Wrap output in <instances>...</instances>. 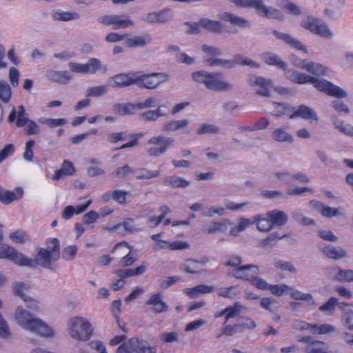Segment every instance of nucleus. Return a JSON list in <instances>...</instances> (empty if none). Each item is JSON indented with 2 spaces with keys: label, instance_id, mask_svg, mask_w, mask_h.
I'll return each mask as SVG.
<instances>
[{
  "label": "nucleus",
  "instance_id": "4be33fe9",
  "mask_svg": "<svg viewBox=\"0 0 353 353\" xmlns=\"http://www.w3.org/2000/svg\"><path fill=\"white\" fill-rule=\"evenodd\" d=\"M173 17V12L170 9H164L159 12H154L148 14L144 20L150 23L164 24L169 22Z\"/></svg>",
  "mask_w": 353,
  "mask_h": 353
},
{
  "label": "nucleus",
  "instance_id": "9b49d317",
  "mask_svg": "<svg viewBox=\"0 0 353 353\" xmlns=\"http://www.w3.org/2000/svg\"><path fill=\"white\" fill-rule=\"evenodd\" d=\"M202 50L205 54V61L210 66H220L225 68L234 67L233 63L230 60L221 59L218 58L221 54L219 48L214 46L203 45Z\"/></svg>",
  "mask_w": 353,
  "mask_h": 353
},
{
  "label": "nucleus",
  "instance_id": "338daca9",
  "mask_svg": "<svg viewBox=\"0 0 353 353\" xmlns=\"http://www.w3.org/2000/svg\"><path fill=\"white\" fill-rule=\"evenodd\" d=\"M159 99L155 97H150L147 98L145 100L136 103L137 110H143L145 108H154L156 106H159Z\"/></svg>",
  "mask_w": 353,
  "mask_h": 353
},
{
  "label": "nucleus",
  "instance_id": "a878e982",
  "mask_svg": "<svg viewBox=\"0 0 353 353\" xmlns=\"http://www.w3.org/2000/svg\"><path fill=\"white\" fill-rule=\"evenodd\" d=\"M23 190L21 188H17L12 191L5 190L0 186V201L6 204L19 200L22 198Z\"/></svg>",
  "mask_w": 353,
  "mask_h": 353
},
{
  "label": "nucleus",
  "instance_id": "f8f14e48",
  "mask_svg": "<svg viewBox=\"0 0 353 353\" xmlns=\"http://www.w3.org/2000/svg\"><path fill=\"white\" fill-rule=\"evenodd\" d=\"M248 82L257 94L263 97L270 96V91L274 85V82L271 79L254 76L249 79Z\"/></svg>",
  "mask_w": 353,
  "mask_h": 353
},
{
  "label": "nucleus",
  "instance_id": "13d9d810",
  "mask_svg": "<svg viewBox=\"0 0 353 353\" xmlns=\"http://www.w3.org/2000/svg\"><path fill=\"white\" fill-rule=\"evenodd\" d=\"M25 302L26 307L34 312H39L42 311L43 308V303L37 299L27 296L23 299Z\"/></svg>",
  "mask_w": 353,
  "mask_h": 353
},
{
  "label": "nucleus",
  "instance_id": "37998d69",
  "mask_svg": "<svg viewBox=\"0 0 353 353\" xmlns=\"http://www.w3.org/2000/svg\"><path fill=\"white\" fill-rule=\"evenodd\" d=\"M254 223V217L252 219H250L243 216H241L238 219L237 225L230 229V234L232 236H237L240 232H243Z\"/></svg>",
  "mask_w": 353,
  "mask_h": 353
},
{
  "label": "nucleus",
  "instance_id": "f704fd0d",
  "mask_svg": "<svg viewBox=\"0 0 353 353\" xmlns=\"http://www.w3.org/2000/svg\"><path fill=\"white\" fill-rule=\"evenodd\" d=\"M74 172L75 169L73 163L69 161L65 160L61 168L55 171L52 179L54 181L63 179L68 176L72 175Z\"/></svg>",
  "mask_w": 353,
  "mask_h": 353
},
{
  "label": "nucleus",
  "instance_id": "8fccbe9b",
  "mask_svg": "<svg viewBox=\"0 0 353 353\" xmlns=\"http://www.w3.org/2000/svg\"><path fill=\"white\" fill-rule=\"evenodd\" d=\"M164 184L172 188H186L190 182L186 179L178 176H169L165 178Z\"/></svg>",
  "mask_w": 353,
  "mask_h": 353
},
{
  "label": "nucleus",
  "instance_id": "f3484780",
  "mask_svg": "<svg viewBox=\"0 0 353 353\" xmlns=\"http://www.w3.org/2000/svg\"><path fill=\"white\" fill-rule=\"evenodd\" d=\"M289 117L291 119L299 117L307 121L312 125H316L319 121L316 112L312 108L305 105H301L297 107Z\"/></svg>",
  "mask_w": 353,
  "mask_h": 353
},
{
  "label": "nucleus",
  "instance_id": "393cba45",
  "mask_svg": "<svg viewBox=\"0 0 353 353\" xmlns=\"http://www.w3.org/2000/svg\"><path fill=\"white\" fill-rule=\"evenodd\" d=\"M152 41V36L150 34L135 35L125 40V45L130 48L144 47Z\"/></svg>",
  "mask_w": 353,
  "mask_h": 353
},
{
  "label": "nucleus",
  "instance_id": "49530a36",
  "mask_svg": "<svg viewBox=\"0 0 353 353\" xmlns=\"http://www.w3.org/2000/svg\"><path fill=\"white\" fill-rule=\"evenodd\" d=\"M33 261L34 262V264L37 263L38 265L48 268L50 267L51 262L54 260L52 259V256H51V254L48 252L44 248H41L37 253L35 261ZM33 266H34V265H33Z\"/></svg>",
  "mask_w": 353,
  "mask_h": 353
},
{
  "label": "nucleus",
  "instance_id": "6e6d98bb",
  "mask_svg": "<svg viewBox=\"0 0 353 353\" xmlns=\"http://www.w3.org/2000/svg\"><path fill=\"white\" fill-rule=\"evenodd\" d=\"M230 61L233 63L234 65L237 64L241 65H247L252 68H260L259 63L255 62L254 61L248 57L240 54L234 56L233 60Z\"/></svg>",
  "mask_w": 353,
  "mask_h": 353
},
{
  "label": "nucleus",
  "instance_id": "864d4df0",
  "mask_svg": "<svg viewBox=\"0 0 353 353\" xmlns=\"http://www.w3.org/2000/svg\"><path fill=\"white\" fill-rule=\"evenodd\" d=\"M52 256L53 260H57L59 257V242L57 239H49L46 242V248H44Z\"/></svg>",
  "mask_w": 353,
  "mask_h": 353
},
{
  "label": "nucleus",
  "instance_id": "79ce46f5",
  "mask_svg": "<svg viewBox=\"0 0 353 353\" xmlns=\"http://www.w3.org/2000/svg\"><path fill=\"white\" fill-rule=\"evenodd\" d=\"M139 339L138 338H132L121 344L117 350V353L137 352L139 347Z\"/></svg>",
  "mask_w": 353,
  "mask_h": 353
},
{
  "label": "nucleus",
  "instance_id": "9d476101",
  "mask_svg": "<svg viewBox=\"0 0 353 353\" xmlns=\"http://www.w3.org/2000/svg\"><path fill=\"white\" fill-rule=\"evenodd\" d=\"M138 72V79L137 85L139 88L153 90L157 88L161 84L167 82L170 76L165 72H153L150 74H143Z\"/></svg>",
  "mask_w": 353,
  "mask_h": 353
},
{
  "label": "nucleus",
  "instance_id": "69168bd1",
  "mask_svg": "<svg viewBox=\"0 0 353 353\" xmlns=\"http://www.w3.org/2000/svg\"><path fill=\"white\" fill-rule=\"evenodd\" d=\"M226 214V208L220 205H212L203 212V215L205 216H214L215 215L223 216Z\"/></svg>",
  "mask_w": 353,
  "mask_h": 353
},
{
  "label": "nucleus",
  "instance_id": "7c9ffc66",
  "mask_svg": "<svg viewBox=\"0 0 353 353\" xmlns=\"http://www.w3.org/2000/svg\"><path fill=\"white\" fill-rule=\"evenodd\" d=\"M165 107V105L162 104L159 105L155 110L145 111L141 114V119L145 121H157L160 117L167 115V113L163 110Z\"/></svg>",
  "mask_w": 353,
  "mask_h": 353
},
{
  "label": "nucleus",
  "instance_id": "c03bdc74",
  "mask_svg": "<svg viewBox=\"0 0 353 353\" xmlns=\"http://www.w3.org/2000/svg\"><path fill=\"white\" fill-rule=\"evenodd\" d=\"M146 303L152 305V310L157 313L163 312L167 308V304L163 301L161 294H152Z\"/></svg>",
  "mask_w": 353,
  "mask_h": 353
},
{
  "label": "nucleus",
  "instance_id": "ea45409f",
  "mask_svg": "<svg viewBox=\"0 0 353 353\" xmlns=\"http://www.w3.org/2000/svg\"><path fill=\"white\" fill-rule=\"evenodd\" d=\"M113 112L117 115L125 116L131 115L135 113L137 110L136 103H116L112 107Z\"/></svg>",
  "mask_w": 353,
  "mask_h": 353
},
{
  "label": "nucleus",
  "instance_id": "09e8293b",
  "mask_svg": "<svg viewBox=\"0 0 353 353\" xmlns=\"http://www.w3.org/2000/svg\"><path fill=\"white\" fill-rule=\"evenodd\" d=\"M85 74H94L98 70H103V72H105L107 71V67L105 65H103L101 62L97 58H92L88 60V61L85 63Z\"/></svg>",
  "mask_w": 353,
  "mask_h": 353
},
{
  "label": "nucleus",
  "instance_id": "ddd939ff",
  "mask_svg": "<svg viewBox=\"0 0 353 353\" xmlns=\"http://www.w3.org/2000/svg\"><path fill=\"white\" fill-rule=\"evenodd\" d=\"M99 21L107 26L112 25L115 30L125 29L133 26L134 23L128 17L125 15L110 14L99 18Z\"/></svg>",
  "mask_w": 353,
  "mask_h": 353
},
{
  "label": "nucleus",
  "instance_id": "4d7b16f0",
  "mask_svg": "<svg viewBox=\"0 0 353 353\" xmlns=\"http://www.w3.org/2000/svg\"><path fill=\"white\" fill-rule=\"evenodd\" d=\"M338 270L336 274L334 275V279L339 282H353V270H343L336 268Z\"/></svg>",
  "mask_w": 353,
  "mask_h": 353
},
{
  "label": "nucleus",
  "instance_id": "c9c22d12",
  "mask_svg": "<svg viewBox=\"0 0 353 353\" xmlns=\"http://www.w3.org/2000/svg\"><path fill=\"white\" fill-rule=\"evenodd\" d=\"M202 29L212 33H221L223 25L220 21L212 20L207 17L200 19Z\"/></svg>",
  "mask_w": 353,
  "mask_h": 353
},
{
  "label": "nucleus",
  "instance_id": "774afa93",
  "mask_svg": "<svg viewBox=\"0 0 353 353\" xmlns=\"http://www.w3.org/2000/svg\"><path fill=\"white\" fill-rule=\"evenodd\" d=\"M344 314L342 316L343 325L345 327L350 330H353V311L350 309L345 310L343 308Z\"/></svg>",
  "mask_w": 353,
  "mask_h": 353
},
{
  "label": "nucleus",
  "instance_id": "052dcab7",
  "mask_svg": "<svg viewBox=\"0 0 353 353\" xmlns=\"http://www.w3.org/2000/svg\"><path fill=\"white\" fill-rule=\"evenodd\" d=\"M38 121L41 124H45L48 125L51 128H55L59 126H63L66 124L67 120L63 118L59 119H52V118H45L40 117L38 119Z\"/></svg>",
  "mask_w": 353,
  "mask_h": 353
},
{
  "label": "nucleus",
  "instance_id": "bb28decb",
  "mask_svg": "<svg viewBox=\"0 0 353 353\" xmlns=\"http://www.w3.org/2000/svg\"><path fill=\"white\" fill-rule=\"evenodd\" d=\"M232 225V222L225 219L221 221H212L205 229L207 234H211L216 232L225 233L230 226Z\"/></svg>",
  "mask_w": 353,
  "mask_h": 353
},
{
  "label": "nucleus",
  "instance_id": "603ef678",
  "mask_svg": "<svg viewBox=\"0 0 353 353\" xmlns=\"http://www.w3.org/2000/svg\"><path fill=\"white\" fill-rule=\"evenodd\" d=\"M12 90L9 83L3 80H0V100L4 103L10 102L12 98Z\"/></svg>",
  "mask_w": 353,
  "mask_h": 353
},
{
  "label": "nucleus",
  "instance_id": "473e14b6",
  "mask_svg": "<svg viewBox=\"0 0 353 353\" xmlns=\"http://www.w3.org/2000/svg\"><path fill=\"white\" fill-rule=\"evenodd\" d=\"M215 291L213 285H199L194 288H185L183 292L190 298H196L201 294H210Z\"/></svg>",
  "mask_w": 353,
  "mask_h": 353
},
{
  "label": "nucleus",
  "instance_id": "7ed1b4c3",
  "mask_svg": "<svg viewBox=\"0 0 353 353\" xmlns=\"http://www.w3.org/2000/svg\"><path fill=\"white\" fill-rule=\"evenodd\" d=\"M69 336L77 341H89L94 332V327L88 319L82 316L70 317L67 322Z\"/></svg>",
  "mask_w": 353,
  "mask_h": 353
},
{
  "label": "nucleus",
  "instance_id": "423d86ee",
  "mask_svg": "<svg viewBox=\"0 0 353 353\" xmlns=\"http://www.w3.org/2000/svg\"><path fill=\"white\" fill-rule=\"evenodd\" d=\"M301 26L324 39L331 40L334 37V32L325 21L312 15L303 17L301 20Z\"/></svg>",
  "mask_w": 353,
  "mask_h": 353
},
{
  "label": "nucleus",
  "instance_id": "2eb2a0df",
  "mask_svg": "<svg viewBox=\"0 0 353 353\" xmlns=\"http://www.w3.org/2000/svg\"><path fill=\"white\" fill-rule=\"evenodd\" d=\"M294 327L299 330H307L313 334H327L335 331V328L330 324H312L306 321H297Z\"/></svg>",
  "mask_w": 353,
  "mask_h": 353
},
{
  "label": "nucleus",
  "instance_id": "cd10ccee",
  "mask_svg": "<svg viewBox=\"0 0 353 353\" xmlns=\"http://www.w3.org/2000/svg\"><path fill=\"white\" fill-rule=\"evenodd\" d=\"M331 120L334 128L347 137H353V125L346 123L336 115L332 116Z\"/></svg>",
  "mask_w": 353,
  "mask_h": 353
},
{
  "label": "nucleus",
  "instance_id": "6ab92c4d",
  "mask_svg": "<svg viewBox=\"0 0 353 353\" xmlns=\"http://www.w3.org/2000/svg\"><path fill=\"white\" fill-rule=\"evenodd\" d=\"M298 341L305 343V353H329L325 343L313 340L311 336L299 337Z\"/></svg>",
  "mask_w": 353,
  "mask_h": 353
},
{
  "label": "nucleus",
  "instance_id": "412c9836",
  "mask_svg": "<svg viewBox=\"0 0 353 353\" xmlns=\"http://www.w3.org/2000/svg\"><path fill=\"white\" fill-rule=\"evenodd\" d=\"M260 274L259 270L257 266L254 265H242L235 269L232 276L240 279L251 281L254 276Z\"/></svg>",
  "mask_w": 353,
  "mask_h": 353
},
{
  "label": "nucleus",
  "instance_id": "20e7f679",
  "mask_svg": "<svg viewBox=\"0 0 353 353\" xmlns=\"http://www.w3.org/2000/svg\"><path fill=\"white\" fill-rule=\"evenodd\" d=\"M239 8L255 10L257 14L269 19L284 20L281 11L272 6L265 5L263 0H227Z\"/></svg>",
  "mask_w": 353,
  "mask_h": 353
},
{
  "label": "nucleus",
  "instance_id": "dca6fc26",
  "mask_svg": "<svg viewBox=\"0 0 353 353\" xmlns=\"http://www.w3.org/2000/svg\"><path fill=\"white\" fill-rule=\"evenodd\" d=\"M310 210H316L321 213L323 216L327 218H332L335 216H344L345 211L343 208H332L324 205L320 201H312L308 204Z\"/></svg>",
  "mask_w": 353,
  "mask_h": 353
},
{
  "label": "nucleus",
  "instance_id": "5701e85b",
  "mask_svg": "<svg viewBox=\"0 0 353 353\" xmlns=\"http://www.w3.org/2000/svg\"><path fill=\"white\" fill-rule=\"evenodd\" d=\"M46 76L48 80L59 84H68L72 79L71 74L65 70H49Z\"/></svg>",
  "mask_w": 353,
  "mask_h": 353
},
{
  "label": "nucleus",
  "instance_id": "e2e57ef3",
  "mask_svg": "<svg viewBox=\"0 0 353 353\" xmlns=\"http://www.w3.org/2000/svg\"><path fill=\"white\" fill-rule=\"evenodd\" d=\"M276 182L281 186H288L292 184L293 176L289 172H276L274 174Z\"/></svg>",
  "mask_w": 353,
  "mask_h": 353
},
{
  "label": "nucleus",
  "instance_id": "b1692460",
  "mask_svg": "<svg viewBox=\"0 0 353 353\" xmlns=\"http://www.w3.org/2000/svg\"><path fill=\"white\" fill-rule=\"evenodd\" d=\"M15 119H17L16 125L19 128L25 126L26 123L28 122L29 119L26 114V109L23 105H19L18 111H17L15 107H13L8 116V121L12 123Z\"/></svg>",
  "mask_w": 353,
  "mask_h": 353
},
{
  "label": "nucleus",
  "instance_id": "de8ad7c7",
  "mask_svg": "<svg viewBox=\"0 0 353 353\" xmlns=\"http://www.w3.org/2000/svg\"><path fill=\"white\" fill-rule=\"evenodd\" d=\"M272 139L278 142L292 143L294 141L293 137L287 131L285 128H276L272 134Z\"/></svg>",
  "mask_w": 353,
  "mask_h": 353
},
{
  "label": "nucleus",
  "instance_id": "a18cd8bd",
  "mask_svg": "<svg viewBox=\"0 0 353 353\" xmlns=\"http://www.w3.org/2000/svg\"><path fill=\"white\" fill-rule=\"evenodd\" d=\"M267 216L271 218L273 225L281 226L288 221V215L283 211L274 210L268 211Z\"/></svg>",
  "mask_w": 353,
  "mask_h": 353
},
{
  "label": "nucleus",
  "instance_id": "c85d7f7f",
  "mask_svg": "<svg viewBox=\"0 0 353 353\" xmlns=\"http://www.w3.org/2000/svg\"><path fill=\"white\" fill-rule=\"evenodd\" d=\"M51 17L55 21H70L79 19L80 14L75 11H64L57 9L52 12Z\"/></svg>",
  "mask_w": 353,
  "mask_h": 353
},
{
  "label": "nucleus",
  "instance_id": "a211bd4d",
  "mask_svg": "<svg viewBox=\"0 0 353 353\" xmlns=\"http://www.w3.org/2000/svg\"><path fill=\"white\" fill-rule=\"evenodd\" d=\"M219 18L224 22L241 29H248L251 27L250 22L244 17L238 16L232 12L225 11L219 14Z\"/></svg>",
  "mask_w": 353,
  "mask_h": 353
},
{
  "label": "nucleus",
  "instance_id": "5fc2aeb1",
  "mask_svg": "<svg viewBox=\"0 0 353 353\" xmlns=\"http://www.w3.org/2000/svg\"><path fill=\"white\" fill-rule=\"evenodd\" d=\"M202 265L203 263L199 261L188 259L183 263L181 270L187 273L196 274Z\"/></svg>",
  "mask_w": 353,
  "mask_h": 353
},
{
  "label": "nucleus",
  "instance_id": "0e129e2a",
  "mask_svg": "<svg viewBox=\"0 0 353 353\" xmlns=\"http://www.w3.org/2000/svg\"><path fill=\"white\" fill-rule=\"evenodd\" d=\"M101 214L95 210H90L85 213L83 218L82 221L84 225L90 226L91 228H94V224L100 218Z\"/></svg>",
  "mask_w": 353,
  "mask_h": 353
},
{
  "label": "nucleus",
  "instance_id": "1a4fd4ad",
  "mask_svg": "<svg viewBox=\"0 0 353 353\" xmlns=\"http://www.w3.org/2000/svg\"><path fill=\"white\" fill-rule=\"evenodd\" d=\"M0 259H7L20 266L33 267V259L26 256L13 247L0 243Z\"/></svg>",
  "mask_w": 353,
  "mask_h": 353
},
{
  "label": "nucleus",
  "instance_id": "680f3d73",
  "mask_svg": "<svg viewBox=\"0 0 353 353\" xmlns=\"http://www.w3.org/2000/svg\"><path fill=\"white\" fill-rule=\"evenodd\" d=\"M108 91V85H103L99 86L89 87L87 89L85 96L87 97H99Z\"/></svg>",
  "mask_w": 353,
  "mask_h": 353
},
{
  "label": "nucleus",
  "instance_id": "3c124183",
  "mask_svg": "<svg viewBox=\"0 0 353 353\" xmlns=\"http://www.w3.org/2000/svg\"><path fill=\"white\" fill-rule=\"evenodd\" d=\"M189 125V121L187 119L172 120L165 124L163 130L165 132L176 131L182 130Z\"/></svg>",
  "mask_w": 353,
  "mask_h": 353
},
{
  "label": "nucleus",
  "instance_id": "bf43d9fd",
  "mask_svg": "<svg viewBox=\"0 0 353 353\" xmlns=\"http://www.w3.org/2000/svg\"><path fill=\"white\" fill-rule=\"evenodd\" d=\"M9 237L13 243L18 244L26 243L30 239L26 232L21 230L10 233Z\"/></svg>",
  "mask_w": 353,
  "mask_h": 353
},
{
  "label": "nucleus",
  "instance_id": "72a5a7b5",
  "mask_svg": "<svg viewBox=\"0 0 353 353\" xmlns=\"http://www.w3.org/2000/svg\"><path fill=\"white\" fill-rule=\"evenodd\" d=\"M337 65L343 71L353 73V52L345 51L337 59Z\"/></svg>",
  "mask_w": 353,
  "mask_h": 353
},
{
  "label": "nucleus",
  "instance_id": "2f4dec72",
  "mask_svg": "<svg viewBox=\"0 0 353 353\" xmlns=\"http://www.w3.org/2000/svg\"><path fill=\"white\" fill-rule=\"evenodd\" d=\"M275 3L278 7L289 14L300 16L302 14L301 8L290 0H275Z\"/></svg>",
  "mask_w": 353,
  "mask_h": 353
},
{
  "label": "nucleus",
  "instance_id": "4468645a",
  "mask_svg": "<svg viewBox=\"0 0 353 353\" xmlns=\"http://www.w3.org/2000/svg\"><path fill=\"white\" fill-rule=\"evenodd\" d=\"M137 72H128L116 74L108 80V85L112 88H123L130 86L133 84L137 85Z\"/></svg>",
  "mask_w": 353,
  "mask_h": 353
},
{
  "label": "nucleus",
  "instance_id": "6e6552de",
  "mask_svg": "<svg viewBox=\"0 0 353 353\" xmlns=\"http://www.w3.org/2000/svg\"><path fill=\"white\" fill-rule=\"evenodd\" d=\"M174 143V139L163 135L151 137L147 142V152L151 157H159L165 154Z\"/></svg>",
  "mask_w": 353,
  "mask_h": 353
},
{
  "label": "nucleus",
  "instance_id": "58836bf2",
  "mask_svg": "<svg viewBox=\"0 0 353 353\" xmlns=\"http://www.w3.org/2000/svg\"><path fill=\"white\" fill-rule=\"evenodd\" d=\"M254 222L256 223L258 230L263 232H269L274 226L271 218L268 217L267 214L254 216Z\"/></svg>",
  "mask_w": 353,
  "mask_h": 353
},
{
  "label": "nucleus",
  "instance_id": "f257e3e1",
  "mask_svg": "<svg viewBox=\"0 0 353 353\" xmlns=\"http://www.w3.org/2000/svg\"><path fill=\"white\" fill-rule=\"evenodd\" d=\"M261 57L267 64L282 69L285 77L294 83L300 85L312 84L318 91L324 92L327 95L339 99L347 97V92L341 87L334 85L326 79H319L309 74L288 68L285 62L272 52L263 53L261 55Z\"/></svg>",
  "mask_w": 353,
  "mask_h": 353
},
{
  "label": "nucleus",
  "instance_id": "0eeeda50",
  "mask_svg": "<svg viewBox=\"0 0 353 353\" xmlns=\"http://www.w3.org/2000/svg\"><path fill=\"white\" fill-rule=\"evenodd\" d=\"M290 60L294 67L305 70L315 76H328L331 72V69L324 64L306 59H301L296 55H292Z\"/></svg>",
  "mask_w": 353,
  "mask_h": 353
},
{
  "label": "nucleus",
  "instance_id": "aec40b11",
  "mask_svg": "<svg viewBox=\"0 0 353 353\" xmlns=\"http://www.w3.org/2000/svg\"><path fill=\"white\" fill-rule=\"evenodd\" d=\"M273 35L275 37V38L283 41L285 43L289 45L290 47L302 51L305 54H308V50L307 47L291 34L281 32L277 30H274Z\"/></svg>",
  "mask_w": 353,
  "mask_h": 353
},
{
  "label": "nucleus",
  "instance_id": "a19ab883",
  "mask_svg": "<svg viewBox=\"0 0 353 353\" xmlns=\"http://www.w3.org/2000/svg\"><path fill=\"white\" fill-rule=\"evenodd\" d=\"M289 294L293 299L305 301L307 305L313 306L316 305L315 300L311 294L304 293L299 290L290 287Z\"/></svg>",
  "mask_w": 353,
  "mask_h": 353
},
{
  "label": "nucleus",
  "instance_id": "e433bc0d",
  "mask_svg": "<svg viewBox=\"0 0 353 353\" xmlns=\"http://www.w3.org/2000/svg\"><path fill=\"white\" fill-rule=\"evenodd\" d=\"M321 250L325 255L334 260H339L347 256L345 250L342 248H336L328 245L321 247Z\"/></svg>",
  "mask_w": 353,
  "mask_h": 353
},
{
  "label": "nucleus",
  "instance_id": "c756f323",
  "mask_svg": "<svg viewBox=\"0 0 353 353\" xmlns=\"http://www.w3.org/2000/svg\"><path fill=\"white\" fill-rule=\"evenodd\" d=\"M92 200L89 199L85 204L78 205L76 206H66L62 213V217L64 219H70L74 214H79L85 212L87 208L92 204Z\"/></svg>",
  "mask_w": 353,
  "mask_h": 353
},
{
  "label": "nucleus",
  "instance_id": "39448f33",
  "mask_svg": "<svg viewBox=\"0 0 353 353\" xmlns=\"http://www.w3.org/2000/svg\"><path fill=\"white\" fill-rule=\"evenodd\" d=\"M192 79L197 83L204 84L207 88L219 92H225L232 90V85L223 79L219 72H208L200 70L192 74Z\"/></svg>",
  "mask_w": 353,
  "mask_h": 353
},
{
  "label": "nucleus",
  "instance_id": "4c0bfd02",
  "mask_svg": "<svg viewBox=\"0 0 353 353\" xmlns=\"http://www.w3.org/2000/svg\"><path fill=\"white\" fill-rule=\"evenodd\" d=\"M120 250H125L123 253L125 256L120 262L121 265L123 266L132 265L135 261V259L130 254L131 248L129 245L126 242L119 243L114 247V252H117Z\"/></svg>",
  "mask_w": 353,
  "mask_h": 353
},
{
  "label": "nucleus",
  "instance_id": "f03ea898",
  "mask_svg": "<svg viewBox=\"0 0 353 353\" xmlns=\"http://www.w3.org/2000/svg\"><path fill=\"white\" fill-rule=\"evenodd\" d=\"M14 318L17 323L26 330L47 338H51L55 335L52 327L41 319L34 316L23 306L19 305L17 307Z\"/></svg>",
  "mask_w": 353,
  "mask_h": 353
}]
</instances>
